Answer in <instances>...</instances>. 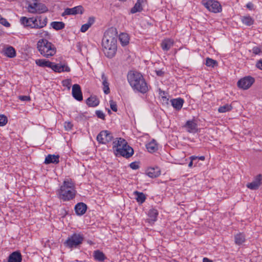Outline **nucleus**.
<instances>
[{
    "mask_svg": "<svg viewBox=\"0 0 262 262\" xmlns=\"http://www.w3.org/2000/svg\"><path fill=\"white\" fill-rule=\"evenodd\" d=\"M161 100L163 104H168L169 99L166 96L162 97Z\"/></svg>",
    "mask_w": 262,
    "mask_h": 262,
    "instance_id": "nucleus-52",
    "label": "nucleus"
},
{
    "mask_svg": "<svg viewBox=\"0 0 262 262\" xmlns=\"http://www.w3.org/2000/svg\"><path fill=\"white\" fill-rule=\"evenodd\" d=\"M64 127L67 130H70L73 127V124L70 122H65Z\"/></svg>",
    "mask_w": 262,
    "mask_h": 262,
    "instance_id": "nucleus-51",
    "label": "nucleus"
},
{
    "mask_svg": "<svg viewBox=\"0 0 262 262\" xmlns=\"http://www.w3.org/2000/svg\"><path fill=\"white\" fill-rule=\"evenodd\" d=\"M127 79L134 91L142 94H145L148 92L150 86L148 85L143 76L139 72L129 71Z\"/></svg>",
    "mask_w": 262,
    "mask_h": 262,
    "instance_id": "nucleus-2",
    "label": "nucleus"
},
{
    "mask_svg": "<svg viewBox=\"0 0 262 262\" xmlns=\"http://www.w3.org/2000/svg\"><path fill=\"white\" fill-rule=\"evenodd\" d=\"M118 38V32L115 28H108L104 34L102 40L103 51L108 58H113L116 53Z\"/></svg>",
    "mask_w": 262,
    "mask_h": 262,
    "instance_id": "nucleus-1",
    "label": "nucleus"
},
{
    "mask_svg": "<svg viewBox=\"0 0 262 262\" xmlns=\"http://www.w3.org/2000/svg\"><path fill=\"white\" fill-rule=\"evenodd\" d=\"M233 108L231 104H226L221 106L218 108V112L220 113H224L231 111Z\"/></svg>",
    "mask_w": 262,
    "mask_h": 262,
    "instance_id": "nucleus-36",
    "label": "nucleus"
},
{
    "mask_svg": "<svg viewBox=\"0 0 262 262\" xmlns=\"http://www.w3.org/2000/svg\"><path fill=\"white\" fill-rule=\"evenodd\" d=\"M246 7L247 9L252 10L254 8V5L252 3L249 2L246 4Z\"/></svg>",
    "mask_w": 262,
    "mask_h": 262,
    "instance_id": "nucleus-57",
    "label": "nucleus"
},
{
    "mask_svg": "<svg viewBox=\"0 0 262 262\" xmlns=\"http://www.w3.org/2000/svg\"><path fill=\"white\" fill-rule=\"evenodd\" d=\"M235 243L237 245H242L245 241V235L242 233H239L234 236Z\"/></svg>",
    "mask_w": 262,
    "mask_h": 262,
    "instance_id": "nucleus-33",
    "label": "nucleus"
},
{
    "mask_svg": "<svg viewBox=\"0 0 262 262\" xmlns=\"http://www.w3.org/2000/svg\"><path fill=\"white\" fill-rule=\"evenodd\" d=\"M51 26L55 30H60L65 27V24L62 21H53L51 24Z\"/></svg>",
    "mask_w": 262,
    "mask_h": 262,
    "instance_id": "nucleus-35",
    "label": "nucleus"
},
{
    "mask_svg": "<svg viewBox=\"0 0 262 262\" xmlns=\"http://www.w3.org/2000/svg\"><path fill=\"white\" fill-rule=\"evenodd\" d=\"M37 49L43 57L49 58L56 53V48L54 45L46 39H40L37 42Z\"/></svg>",
    "mask_w": 262,
    "mask_h": 262,
    "instance_id": "nucleus-5",
    "label": "nucleus"
},
{
    "mask_svg": "<svg viewBox=\"0 0 262 262\" xmlns=\"http://www.w3.org/2000/svg\"><path fill=\"white\" fill-rule=\"evenodd\" d=\"M198 162V160L195 161L194 162V163H193L194 164V166H196V164H197Z\"/></svg>",
    "mask_w": 262,
    "mask_h": 262,
    "instance_id": "nucleus-62",
    "label": "nucleus"
},
{
    "mask_svg": "<svg viewBox=\"0 0 262 262\" xmlns=\"http://www.w3.org/2000/svg\"><path fill=\"white\" fill-rule=\"evenodd\" d=\"M158 214L159 212L158 210L154 208L150 209L148 213V216L152 222H155L157 220Z\"/></svg>",
    "mask_w": 262,
    "mask_h": 262,
    "instance_id": "nucleus-32",
    "label": "nucleus"
},
{
    "mask_svg": "<svg viewBox=\"0 0 262 262\" xmlns=\"http://www.w3.org/2000/svg\"><path fill=\"white\" fill-rule=\"evenodd\" d=\"M189 159L190 161L188 164V167L189 168H192L193 165H194V162L197 160V157L195 156H192L189 157Z\"/></svg>",
    "mask_w": 262,
    "mask_h": 262,
    "instance_id": "nucleus-44",
    "label": "nucleus"
},
{
    "mask_svg": "<svg viewBox=\"0 0 262 262\" xmlns=\"http://www.w3.org/2000/svg\"><path fill=\"white\" fill-rule=\"evenodd\" d=\"M8 122L7 117L4 115H0V126H4Z\"/></svg>",
    "mask_w": 262,
    "mask_h": 262,
    "instance_id": "nucleus-40",
    "label": "nucleus"
},
{
    "mask_svg": "<svg viewBox=\"0 0 262 262\" xmlns=\"http://www.w3.org/2000/svg\"><path fill=\"white\" fill-rule=\"evenodd\" d=\"M87 112H84L83 113H81L79 114V116L77 117V118H80V119H83L84 118L86 119L88 117L86 116Z\"/></svg>",
    "mask_w": 262,
    "mask_h": 262,
    "instance_id": "nucleus-56",
    "label": "nucleus"
},
{
    "mask_svg": "<svg viewBox=\"0 0 262 262\" xmlns=\"http://www.w3.org/2000/svg\"><path fill=\"white\" fill-rule=\"evenodd\" d=\"M205 64L208 67L214 68L218 66V62L215 60L207 57L206 58Z\"/></svg>",
    "mask_w": 262,
    "mask_h": 262,
    "instance_id": "nucleus-37",
    "label": "nucleus"
},
{
    "mask_svg": "<svg viewBox=\"0 0 262 262\" xmlns=\"http://www.w3.org/2000/svg\"><path fill=\"white\" fill-rule=\"evenodd\" d=\"M262 184V174H258L254 178L253 181L246 184V187L252 190L258 189Z\"/></svg>",
    "mask_w": 262,
    "mask_h": 262,
    "instance_id": "nucleus-10",
    "label": "nucleus"
},
{
    "mask_svg": "<svg viewBox=\"0 0 262 262\" xmlns=\"http://www.w3.org/2000/svg\"><path fill=\"white\" fill-rule=\"evenodd\" d=\"M196 157H197V160H200L202 161H204L205 159V157L204 156H200V157L196 156Z\"/></svg>",
    "mask_w": 262,
    "mask_h": 262,
    "instance_id": "nucleus-60",
    "label": "nucleus"
},
{
    "mask_svg": "<svg viewBox=\"0 0 262 262\" xmlns=\"http://www.w3.org/2000/svg\"><path fill=\"white\" fill-rule=\"evenodd\" d=\"M32 20L31 22L32 28V29H41L45 26H46L47 23H48V18L47 17H45L43 19V22L41 24H38V22L36 20V19L35 17H32Z\"/></svg>",
    "mask_w": 262,
    "mask_h": 262,
    "instance_id": "nucleus-21",
    "label": "nucleus"
},
{
    "mask_svg": "<svg viewBox=\"0 0 262 262\" xmlns=\"http://www.w3.org/2000/svg\"><path fill=\"white\" fill-rule=\"evenodd\" d=\"M87 209V205L83 202L78 203L74 207L75 213L79 216L83 215L86 212Z\"/></svg>",
    "mask_w": 262,
    "mask_h": 262,
    "instance_id": "nucleus-16",
    "label": "nucleus"
},
{
    "mask_svg": "<svg viewBox=\"0 0 262 262\" xmlns=\"http://www.w3.org/2000/svg\"><path fill=\"white\" fill-rule=\"evenodd\" d=\"M113 148L117 157L121 156L126 159L130 158L134 153L133 148L122 138H117L113 142Z\"/></svg>",
    "mask_w": 262,
    "mask_h": 262,
    "instance_id": "nucleus-4",
    "label": "nucleus"
},
{
    "mask_svg": "<svg viewBox=\"0 0 262 262\" xmlns=\"http://www.w3.org/2000/svg\"><path fill=\"white\" fill-rule=\"evenodd\" d=\"M99 100L96 96H91L85 101L86 104L89 107H95L99 104Z\"/></svg>",
    "mask_w": 262,
    "mask_h": 262,
    "instance_id": "nucleus-22",
    "label": "nucleus"
},
{
    "mask_svg": "<svg viewBox=\"0 0 262 262\" xmlns=\"http://www.w3.org/2000/svg\"><path fill=\"white\" fill-rule=\"evenodd\" d=\"M3 54L9 58H14L16 56V53L15 49L12 46H9L3 50Z\"/></svg>",
    "mask_w": 262,
    "mask_h": 262,
    "instance_id": "nucleus-24",
    "label": "nucleus"
},
{
    "mask_svg": "<svg viewBox=\"0 0 262 262\" xmlns=\"http://www.w3.org/2000/svg\"><path fill=\"white\" fill-rule=\"evenodd\" d=\"M134 194L136 196V200L138 203L142 204L145 201L146 197L144 193L135 191Z\"/></svg>",
    "mask_w": 262,
    "mask_h": 262,
    "instance_id": "nucleus-30",
    "label": "nucleus"
},
{
    "mask_svg": "<svg viewBox=\"0 0 262 262\" xmlns=\"http://www.w3.org/2000/svg\"><path fill=\"white\" fill-rule=\"evenodd\" d=\"M110 107L112 110L114 112H116L117 111V105L116 102L113 100L110 101Z\"/></svg>",
    "mask_w": 262,
    "mask_h": 262,
    "instance_id": "nucleus-45",
    "label": "nucleus"
},
{
    "mask_svg": "<svg viewBox=\"0 0 262 262\" xmlns=\"http://www.w3.org/2000/svg\"><path fill=\"white\" fill-rule=\"evenodd\" d=\"M43 33H45V35L46 36V35H48V32H47V31H43Z\"/></svg>",
    "mask_w": 262,
    "mask_h": 262,
    "instance_id": "nucleus-63",
    "label": "nucleus"
},
{
    "mask_svg": "<svg viewBox=\"0 0 262 262\" xmlns=\"http://www.w3.org/2000/svg\"><path fill=\"white\" fill-rule=\"evenodd\" d=\"M84 240V236L82 233H74L69 235L63 242V246L68 249H73L79 248Z\"/></svg>",
    "mask_w": 262,
    "mask_h": 262,
    "instance_id": "nucleus-6",
    "label": "nucleus"
},
{
    "mask_svg": "<svg viewBox=\"0 0 262 262\" xmlns=\"http://www.w3.org/2000/svg\"><path fill=\"white\" fill-rule=\"evenodd\" d=\"M184 127L189 133H196L198 132V125L194 120H188L184 125Z\"/></svg>",
    "mask_w": 262,
    "mask_h": 262,
    "instance_id": "nucleus-13",
    "label": "nucleus"
},
{
    "mask_svg": "<svg viewBox=\"0 0 262 262\" xmlns=\"http://www.w3.org/2000/svg\"><path fill=\"white\" fill-rule=\"evenodd\" d=\"M119 39L122 46H125L129 43V36L126 33H121L119 35Z\"/></svg>",
    "mask_w": 262,
    "mask_h": 262,
    "instance_id": "nucleus-34",
    "label": "nucleus"
},
{
    "mask_svg": "<svg viewBox=\"0 0 262 262\" xmlns=\"http://www.w3.org/2000/svg\"><path fill=\"white\" fill-rule=\"evenodd\" d=\"M146 174L151 178H155L161 174L160 168L158 166L148 167L146 170Z\"/></svg>",
    "mask_w": 262,
    "mask_h": 262,
    "instance_id": "nucleus-15",
    "label": "nucleus"
},
{
    "mask_svg": "<svg viewBox=\"0 0 262 262\" xmlns=\"http://www.w3.org/2000/svg\"><path fill=\"white\" fill-rule=\"evenodd\" d=\"M53 71L56 73H61L62 72H69L71 71L70 68L67 64L60 65L59 64H55L52 62L51 67H50Z\"/></svg>",
    "mask_w": 262,
    "mask_h": 262,
    "instance_id": "nucleus-14",
    "label": "nucleus"
},
{
    "mask_svg": "<svg viewBox=\"0 0 262 262\" xmlns=\"http://www.w3.org/2000/svg\"><path fill=\"white\" fill-rule=\"evenodd\" d=\"M252 52L254 55H259L262 53L261 48L258 47H254L252 49Z\"/></svg>",
    "mask_w": 262,
    "mask_h": 262,
    "instance_id": "nucleus-43",
    "label": "nucleus"
},
{
    "mask_svg": "<svg viewBox=\"0 0 262 262\" xmlns=\"http://www.w3.org/2000/svg\"><path fill=\"white\" fill-rule=\"evenodd\" d=\"M22 255L19 251L11 253L8 257V262H21Z\"/></svg>",
    "mask_w": 262,
    "mask_h": 262,
    "instance_id": "nucleus-17",
    "label": "nucleus"
},
{
    "mask_svg": "<svg viewBox=\"0 0 262 262\" xmlns=\"http://www.w3.org/2000/svg\"><path fill=\"white\" fill-rule=\"evenodd\" d=\"M256 67L260 70H262V59L257 61L256 63Z\"/></svg>",
    "mask_w": 262,
    "mask_h": 262,
    "instance_id": "nucleus-54",
    "label": "nucleus"
},
{
    "mask_svg": "<svg viewBox=\"0 0 262 262\" xmlns=\"http://www.w3.org/2000/svg\"><path fill=\"white\" fill-rule=\"evenodd\" d=\"M90 27L89 26V25H88L86 23L84 24V25H82L81 28H80V31L81 32H85L89 29Z\"/></svg>",
    "mask_w": 262,
    "mask_h": 262,
    "instance_id": "nucleus-50",
    "label": "nucleus"
},
{
    "mask_svg": "<svg viewBox=\"0 0 262 262\" xmlns=\"http://www.w3.org/2000/svg\"><path fill=\"white\" fill-rule=\"evenodd\" d=\"M241 21L247 26H251L253 25L254 19L250 15L241 16Z\"/></svg>",
    "mask_w": 262,
    "mask_h": 262,
    "instance_id": "nucleus-28",
    "label": "nucleus"
},
{
    "mask_svg": "<svg viewBox=\"0 0 262 262\" xmlns=\"http://www.w3.org/2000/svg\"><path fill=\"white\" fill-rule=\"evenodd\" d=\"M113 139L112 134L108 130L101 131L97 136V140L100 144H106Z\"/></svg>",
    "mask_w": 262,
    "mask_h": 262,
    "instance_id": "nucleus-9",
    "label": "nucleus"
},
{
    "mask_svg": "<svg viewBox=\"0 0 262 262\" xmlns=\"http://www.w3.org/2000/svg\"><path fill=\"white\" fill-rule=\"evenodd\" d=\"M202 4L209 11L216 13L222 11V8L220 3L214 0H203Z\"/></svg>",
    "mask_w": 262,
    "mask_h": 262,
    "instance_id": "nucleus-7",
    "label": "nucleus"
},
{
    "mask_svg": "<svg viewBox=\"0 0 262 262\" xmlns=\"http://www.w3.org/2000/svg\"><path fill=\"white\" fill-rule=\"evenodd\" d=\"M0 24L6 27H9L10 24L5 18L2 17L0 21Z\"/></svg>",
    "mask_w": 262,
    "mask_h": 262,
    "instance_id": "nucleus-47",
    "label": "nucleus"
},
{
    "mask_svg": "<svg viewBox=\"0 0 262 262\" xmlns=\"http://www.w3.org/2000/svg\"><path fill=\"white\" fill-rule=\"evenodd\" d=\"M101 78L103 80V90L105 94H108L110 93V90L109 88V83L107 81V78L105 75V74L103 73L101 75Z\"/></svg>",
    "mask_w": 262,
    "mask_h": 262,
    "instance_id": "nucleus-26",
    "label": "nucleus"
},
{
    "mask_svg": "<svg viewBox=\"0 0 262 262\" xmlns=\"http://www.w3.org/2000/svg\"><path fill=\"white\" fill-rule=\"evenodd\" d=\"M255 79L254 77L247 76L240 79L237 83V86L243 90H247L254 83Z\"/></svg>",
    "mask_w": 262,
    "mask_h": 262,
    "instance_id": "nucleus-8",
    "label": "nucleus"
},
{
    "mask_svg": "<svg viewBox=\"0 0 262 262\" xmlns=\"http://www.w3.org/2000/svg\"><path fill=\"white\" fill-rule=\"evenodd\" d=\"M119 1L122 2H126L127 0H119Z\"/></svg>",
    "mask_w": 262,
    "mask_h": 262,
    "instance_id": "nucleus-64",
    "label": "nucleus"
},
{
    "mask_svg": "<svg viewBox=\"0 0 262 262\" xmlns=\"http://www.w3.org/2000/svg\"><path fill=\"white\" fill-rule=\"evenodd\" d=\"M35 63L36 64L37 66H38L40 67L50 68V67H51V64H52V62H51L49 60H47L45 59H36L35 60Z\"/></svg>",
    "mask_w": 262,
    "mask_h": 262,
    "instance_id": "nucleus-27",
    "label": "nucleus"
},
{
    "mask_svg": "<svg viewBox=\"0 0 262 262\" xmlns=\"http://www.w3.org/2000/svg\"><path fill=\"white\" fill-rule=\"evenodd\" d=\"M95 21V18L93 16L90 17L88 19V21L86 23L88 25H89V27H90Z\"/></svg>",
    "mask_w": 262,
    "mask_h": 262,
    "instance_id": "nucleus-49",
    "label": "nucleus"
},
{
    "mask_svg": "<svg viewBox=\"0 0 262 262\" xmlns=\"http://www.w3.org/2000/svg\"><path fill=\"white\" fill-rule=\"evenodd\" d=\"M72 95L73 98L78 101L83 100L82 93L80 86L78 84H74L72 86Z\"/></svg>",
    "mask_w": 262,
    "mask_h": 262,
    "instance_id": "nucleus-12",
    "label": "nucleus"
},
{
    "mask_svg": "<svg viewBox=\"0 0 262 262\" xmlns=\"http://www.w3.org/2000/svg\"><path fill=\"white\" fill-rule=\"evenodd\" d=\"M84 9L82 6L79 5L74 7L72 8H66L64 12L62 13L61 16H64L66 15H76L78 14H82L83 13Z\"/></svg>",
    "mask_w": 262,
    "mask_h": 262,
    "instance_id": "nucleus-11",
    "label": "nucleus"
},
{
    "mask_svg": "<svg viewBox=\"0 0 262 262\" xmlns=\"http://www.w3.org/2000/svg\"><path fill=\"white\" fill-rule=\"evenodd\" d=\"M68 214V211L64 208H62L60 210V215L62 217H65Z\"/></svg>",
    "mask_w": 262,
    "mask_h": 262,
    "instance_id": "nucleus-53",
    "label": "nucleus"
},
{
    "mask_svg": "<svg viewBox=\"0 0 262 262\" xmlns=\"http://www.w3.org/2000/svg\"><path fill=\"white\" fill-rule=\"evenodd\" d=\"M62 84L63 86H66L68 89L70 90L71 88V80L69 79H65L62 81Z\"/></svg>",
    "mask_w": 262,
    "mask_h": 262,
    "instance_id": "nucleus-42",
    "label": "nucleus"
},
{
    "mask_svg": "<svg viewBox=\"0 0 262 262\" xmlns=\"http://www.w3.org/2000/svg\"><path fill=\"white\" fill-rule=\"evenodd\" d=\"M145 0H137L134 6L130 9V12L135 14L137 12H140L143 10V4Z\"/></svg>",
    "mask_w": 262,
    "mask_h": 262,
    "instance_id": "nucleus-20",
    "label": "nucleus"
},
{
    "mask_svg": "<svg viewBox=\"0 0 262 262\" xmlns=\"http://www.w3.org/2000/svg\"><path fill=\"white\" fill-rule=\"evenodd\" d=\"M171 105L177 111H180L183 105L184 100L182 98H177L170 100Z\"/></svg>",
    "mask_w": 262,
    "mask_h": 262,
    "instance_id": "nucleus-19",
    "label": "nucleus"
},
{
    "mask_svg": "<svg viewBox=\"0 0 262 262\" xmlns=\"http://www.w3.org/2000/svg\"><path fill=\"white\" fill-rule=\"evenodd\" d=\"M159 95L161 97L166 96V93L165 91H163L161 89H159Z\"/></svg>",
    "mask_w": 262,
    "mask_h": 262,
    "instance_id": "nucleus-59",
    "label": "nucleus"
},
{
    "mask_svg": "<svg viewBox=\"0 0 262 262\" xmlns=\"http://www.w3.org/2000/svg\"><path fill=\"white\" fill-rule=\"evenodd\" d=\"M173 45V41L169 38L164 39L161 43V47L164 51H168Z\"/></svg>",
    "mask_w": 262,
    "mask_h": 262,
    "instance_id": "nucleus-25",
    "label": "nucleus"
},
{
    "mask_svg": "<svg viewBox=\"0 0 262 262\" xmlns=\"http://www.w3.org/2000/svg\"><path fill=\"white\" fill-rule=\"evenodd\" d=\"M56 193L57 198L63 202L73 200L77 193L75 183L71 179L65 180Z\"/></svg>",
    "mask_w": 262,
    "mask_h": 262,
    "instance_id": "nucleus-3",
    "label": "nucleus"
},
{
    "mask_svg": "<svg viewBox=\"0 0 262 262\" xmlns=\"http://www.w3.org/2000/svg\"><path fill=\"white\" fill-rule=\"evenodd\" d=\"M146 147L148 152L153 153L156 152L158 148L155 140L153 139L151 142L146 145Z\"/></svg>",
    "mask_w": 262,
    "mask_h": 262,
    "instance_id": "nucleus-29",
    "label": "nucleus"
},
{
    "mask_svg": "<svg viewBox=\"0 0 262 262\" xmlns=\"http://www.w3.org/2000/svg\"><path fill=\"white\" fill-rule=\"evenodd\" d=\"M19 99L23 101H29L31 100L29 96L20 95L18 97Z\"/></svg>",
    "mask_w": 262,
    "mask_h": 262,
    "instance_id": "nucleus-48",
    "label": "nucleus"
},
{
    "mask_svg": "<svg viewBox=\"0 0 262 262\" xmlns=\"http://www.w3.org/2000/svg\"><path fill=\"white\" fill-rule=\"evenodd\" d=\"M96 115L98 118L104 120L105 119V115L104 113L100 110H97L95 112Z\"/></svg>",
    "mask_w": 262,
    "mask_h": 262,
    "instance_id": "nucleus-41",
    "label": "nucleus"
},
{
    "mask_svg": "<svg viewBox=\"0 0 262 262\" xmlns=\"http://www.w3.org/2000/svg\"><path fill=\"white\" fill-rule=\"evenodd\" d=\"M38 3L34 2L32 4H30L29 5V11L31 13H35L36 12L37 6Z\"/></svg>",
    "mask_w": 262,
    "mask_h": 262,
    "instance_id": "nucleus-39",
    "label": "nucleus"
},
{
    "mask_svg": "<svg viewBox=\"0 0 262 262\" xmlns=\"http://www.w3.org/2000/svg\"><path fill=\"white\" fill-rule=\"evenodd\" d=\"M156 73L157 76H163L164 75V72L162 70H156Z\"/></svg>",
    "mask_w": 262,
    "mask_h": 262,
    "instance_id": "nucleus-58",
    "label": "nucleus"
},
{
    "mask_svg": "<svg viewBox=\"0 0 262 262\" xmlns=\"http://www.w3.org/2000/svg\"><path fill=\"white\" fill-rule=\"evenodd\" d=\"M60 156L58 155H51L49 154L46 156L44 163L45 164H57L59 163Z\"/></svg>",
    "mask_w": 262,
    "mask_h": 262,
    "instance_id": "nucleus-18",
    "label": "nucleus"
},
{
    "mask_svg": "<svg viewBox=\"0 0 262 262\" xmlns=\"http://www.w3.org/2000/svg\"><path fill=\"white\" fill-rule=\"evenodd\" d=\"M48 11V8L46 7V6L40 3H38L37 9H36V12L38 13H42L46 12H47Z\"/></svg>",
    "mask_w": 262,
    "mask_h": 262,
    "instance_id": "nucleus-38",
    "label": "nucleus"
},
{
    "mask_svg": "<svg viewBox=\"0 0 262 262\" xmlns=\"http://www.w3.org/2000/svg\"><path fill=\"white\" fill-rule=\"evenodd\" d=\"M129 167L134 170H137L139 168L140 166L138 164V162H133L130 163Z\"/></svg>",
    "mask_w": 262,
    "mask_h": 262,
    "instance_id": "nucleus-46",
    "label": "nucleus"
},
{
    "mask_svg": "<svg viewBox=\"0 0 262 262\" xmlns=\"http://www.w3.org/2000/svg\"><path fill=\"white\" fill-rule=\"evenodd\" d=\"M203 262H213V261L207 257H204L203 259Z\"/></svg>",
    "mask_w": 262,
    "mask_h": 262,
    "instance_id": "nucleus-61",
    "label": "nucleus"
},
{
    "mask_svg": "<svg viewBox=\"0 0 262 262\" xmlns=\"http://www.w3.org/2000/svg\"><path fill=\"white\" fill-rule=\"evenodd\" d=\"M35 18L36 19V20L38 22V24H41V23L43 22V19L46 17H43L42 16H36V17H35Z\"/></svg>",
    "mask_w": 262,
    "mask_h": 262,
    "instance_id": "nucleus-55",
    "label": "nucleus"
},
{
    "mask_svg": "<svg viewBox=\"0 0 262 262\" xmlns=\"http://www.w3.org/2000/svg\"><path fill=\"white\" fill-rule=\"evenodd\" d=\"M93 257L96 261L99 262H103L107 258L103 252L99 250L94 251Z\"/></svg>",
    "mask_w": 262,
    "mask_h": 262,
    "instance_id": "nucleus-23",
    "label": "nucleus"
},
{
    "mask_svg": "<svg viewBox=\"0 0 262 262\" xmlns=\"http://www.w3.org/2000/svg\"><path fill=\"white\" fill-rule=\"evenodd\" d=\"M32 18V17L28 18L25 16H23L20 19V22L22 25L25 28H32L31 22Z\"/></svg>",
    "mask_w": 262,
    "mask_h": 262,
    "instance_id": "nucleus-31",
    "label": "nucleus"
}]
</instances>
